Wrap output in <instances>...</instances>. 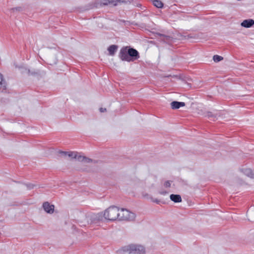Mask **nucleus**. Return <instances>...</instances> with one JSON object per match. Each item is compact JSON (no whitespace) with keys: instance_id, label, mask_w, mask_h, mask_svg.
<instances>
[{"instance_id":"7","label":"nucleus","mask_w":254,"mask_h":254,"mask_svg":"<svg viewBox=\"0 0 254 254\" xmlns=\"http://www.w3.org/2000/svg\"><path fill=\"white\" fill-rule=\"evenodd\" d=\"M43 207L44 210L48 213L52 214L54 211V205L53 204L51 205L48 201L43 203Z\"/></svg>"},{"instance_id":"4","label":"nucleus","mask_w":254,"mask_h":254,"mask_svg":"<svg viewBox=\"0 0 254 254\" xmlns=\"http://www.w3.org/2000/svg\"><path fill=\"white\" fill-rule=\"evenodd\" d=\"M119 220H132L135 218V214L126 208H122L119 212Z\"/></svg>"},{"instance_id":"18","label":"nucleus","mask_w":254,"mask_h":254,"mask_svg":"<svg viewBox=\"0 0 254 254\" xmlns=\"http://www.w3.org/2000/svg\"><path fill=\"white\" fill-rule=\"evenodd\" d=\"M23 8L22 7L18 6L16 7H13L10 9L11 12H15V11H22Z\"/></svg>"},{"instance_id":"8","label":"nucleus","mask_w":254,"mask_h":254,"mask_svg":"<svg viewBox=\"0 0 254 254\" xmlns=\"http://www.w3.org/2000/svg\"><path fill=\"white\" fill-rule=\"evenodd\" d=\"M186 104L183 102L173 101L171 103V107L172 109H178L180 107H184Z\"/></svg>"},{"instance_id":"21","label":"nucleus","mask_w":254,"mask_h":254,"mask_svg":"<svg viewBox=\"0 0 254 254\" xmlns=\"http://www.w3.org/2000/svg\"><path fill=\"white\" fill-rule=\"evenodd\" d=\"M67 155L69 157H71L72 158H76V154H75V153L74 152H67Z\"/></svg>"},{"instance_id":"10","label":"nucleus","mask_w":254,"mask_h":254,"mask_svg":"<svg viewBox=\"0 0 254 254\" xmlns=\"http://www.w3.org/2000/svg\"><path fill=\"white\" fill-rule=\"evenodd\" d=\"M6 82L3 79V75L0 73V92H4L6 89Z\"/></svg>"},{"instance_id":"11","label":"nucleus","mask_w":254,"mask_h":254,"mask_svg":"<svg viewBox=\"0 0 254 254\" xmlns=\"http://www.w3.org/2000/svg\"><path fill=\"white\" fill-rule=\"evenodd\" d=\"M118 48V46L116 45H112L110 46L107 49L108 51L109 52V54L110 56H114L117 52Z\"/></svg>"},{"instance_id":"14","label":"nucleus","mask_w":254,"mask_h":254,"mask_svg":"<svg viewBox=\"0 0 254 254\" xmlns=\"http://www.w3.org/2000/svg\"><path fill=\"white\" fill-rule=\"evenodd\" d=\"M218 116V114L213 113L211 112H207L206 117H207L208 119H210L212 121H215L217 120V117Z\"/></svg>"},{"instance_id":"6","label":"nucleus","mask_w":254,"mask_h":254,"mask_svg":"<svg viewBox=\"0 0 254 254\" xmlns=\"http://www.w3.org/2000/svg\"><path fill=\"white\" fill-rule=\"evenodd\" d=\"M101 5H112L116 6L119 3L126 2L125 0H99Z\"/></svg>"},{"instance_id":"1","label":"nucleus","mask_w":254,"mask_h":254,"mask_svg":"<svg viewBox=\"0 0 254 254\" xmlns=\"http://www.w3.org/2000/svg\"><path fill=\"white\" fill-rule=\"evenodd\" d=\"M139 54L135 49L128 46L122 47L119 54V58L123 61L133 62L139 58Z\"/></svg>"},{"instance_id":"13","label":"nucleus","mask_w":254,"mask_h":254,"mask_svg":"<svg viewBox=\"0 0 254 254\" xmlns=\"http://www.w3.org/2000/svg\"><path fill=\"white\" fill-rule=\"evenodd\" d=\"M170 198L175 203L181 202L182 201V197L179 194H172L170 196Z\"/></svg>"},{"instance_id":"23","label":"nucleus","mask_w":254,"mask_h":254,"mask_svg":"<svg viewBox=\"0 0 254 254\" xmlns=\"http://www.w3.org/2000/svg\"><path fill=\"white\" fill-rule=\"evenodd\" d=\"M164 186L166 188H170L171 187L170 182L169 181H166Z\"/></svg>"},{"instance_id":"20","label":"nucleus","mask_w":254,"mask_h":254,"mask_svg":"<svg viewBox=\"0 0 254 254\" xmlns=\"http://www.w3.org/2000/svg\"><path fill=\"white\" fill-rule=\"evenodd\" d=\"M25 185L27 187L28 190H32L36 186V185L31 183L25 184Z\"/></svg>"},{"instance_id":"27","label":"nucleus","mask_w":254,"mask_h":254,"mask_svg":"<svg viewBox=\"0 0 254 254\" xmlns=\"http://www.w3.org/2000/svg\"><path fill=\"white\" fill-rule=\"evenodd\" d=\"M159 193L161 194H166V193H167V192L166 191H160L159 192Z\"/></svg>"},{"instance_id":"12","label":"nucleus","mask_w":254,"mask_h":254,"mask_svg":"<svg viewBox=\"0 0 254 254\" xmlns=\"http://www.w3.org/2000/svg\"><path fill=\"white\" fill-rule=\"evenodd\" d=\"M241 171L246 176L251 178H254V173L250 168H243Z\"/></svg>"},{"instance_id":"25","label":"nucleus","mask_w":254,"mask_h":254,"mask_svg":"<svg viewBox=\"0 0 254 254\" xmlns=\"http://www.w3.org/2000/svg\"><path fill=\"white\" fill-rule=\"evenodd\" d=\"M99 110H100V112L103 113V112H106L107 109H106V108H100Z\"/></svg>"},{"instance_id":"26","label":"nucleus","mask_w":254,"mask_h":254,"mask_svg":"<svg viewBox=\"0 0 254 254\" xmlns=\"http://www.w3.org/2000/svg\"><path fill=\"white\" fill-rule=\"evenodd\" d=\"M152 201L154 202H156L157 203H159L160 202V201L158 200V199H152Z\"/></svg>"},{"instance_id":"24","label":"nucleus","mask_w":254,"mask_h":254,"mask_svg":"<svg viewBox=\"0 0 254 254\" xmlns=\"http://www.w3.org/2000/svg\"><path fill=\"white\" fill-rule=\"evenodd\" d=\"M59 154H60L61 155L63 156H67V151H60L59 152Z\"/></svg>"},{"instance_id":"29","label":"nucleus","mask_w":254,"mask_h":254,"mask_svg":"<svg viewBox=\"0 0 254 254\" xmlns=\"http://www.w3.org/2000/svg\"><path fill=\"white\" fill-rule=\"evenodd\" d=\"M189 38H191V36H190L189 35L188 36Z\"/></svg>"},{"instance_id":"19","label":"nucleus","mask_w":254,"mask_h":254,"mask_svg":"<svg viewBox=\"0 0 254 254\" xmlns=\"http://www.w3.org/2000/svg\"><path fill=\"white\" fill-rule=\"evenodd\" d=\"M160 36L161 37H163L162 40L164 41H169L170 39H171L172 38L170 36H167L163 34H160Z\"/></svg>"},{"instance_id":"16","label":"nucleus","mask_w":254,"mask_h":254,"mask_svg":"<svg viewBox=\"0 0 254 254\" xmlns=\"http://www.w3.org/2000/svg\"><path fill=\"white\" fill-rule=\"evenodd\" d=\"M153 4L157 8H162L163 7V3L159 0H153L152 1Z\"/></svg>"},{"instance_id":"9","label":"nucleus","mask_w":254,"mask_h":254,"mask_svg":"<svg viewBox=\"0 0 254 254\" xmlns=\"http://www.w3.org/2000/svg\"><path fill=\"white\" fill-rule=\"evenodd\" d=\"M254 25V20L248 19L244 20L241 24L242 27L245 28H250Z\"/></svg>"},{"instance_id":"17","label":"nucleus","mask_w":254,"mask_h":254,"mask_svg":"<svg viewBox=\"0 0 254 254\" xmlns=\"http://www.w3.org/2000/svg\"><path fill=\"white\" fill-rule=\"evenodd\" d=\"M223 59V57L219 55H214L213 60L215 62H219Z\"/></svg>"},{"instance_id":"5","label":"nucleus","mask_w":254,"mask_h":254,"mask_svg":"<svg viewBox=\"0 0 254 254\" xmlns=\"http://www.w3.org/2000/svg\"><path fill=\"white\" fill-rule=\"evenodd\" d=\"M103 217L102 213H93L88 216L87 221L90 223L96 224L102 221Z\"/></svg>"},{"instance_id":"28","label":"nucleus","mask_w":254,"mask_h":254,"mask_svg":"<svg viewBox=\"0 0 254 254\" xmlns=\"http://www.w3.org/2000/svg\"><path fill=\"white\" fill-rule=\"evenodd\" d=\"M137 6H138V7H139V6H141V4H139L137 5Z\"/></svg>"},{"instance_id":"3","label":"nucleus","mask_w":254,"mask_h":254,"mask_svg":"<svg viewBox=\"0 0 254 254\" xmlns=\"http://www.w3.org/2000/svg\"><path fill=\"white\" fill-rule=\"evenodd\" d=\"M119 208L115 206H111L105 210L104 213V217L105 219L110 221H114L119 219Z\"/></svg>"},{"instance_id":"22","label":"nucleus","mask_w":254,"mask_h":254,"mask_svg":"<svg viewBox=\"0 0 254 254\" xmlns=\"http://www.w3.org/2000/svg\"><path fill=\"white\" fill-rule=\"evenodd\" d=\"M25 70L27 72V74L29 75H35V74H37L38 73V72H31V71H30V70L29 69L25 68Z\"/></svg>"},{"instance_id":"2","label":"nucleus","mask_w":254,"mask_h":254,"mask_svg":"<svg viewBox=\"0 0 254 254\" xmlns=\"http://www.w3.org/2000/svg\"><path fill=\"white\" fill-rule=\"evenodd\" d=\"M120 252L127 253L128 254H145V250L144 247L139 245L130 244L123 247L120 250Z\"/></svg>"},{"instance_id":"15","label":"nucleus","mask_w":254,"mask_h":254,"mask_svg":"<svg viewBox=\"0 0 254 254\" xmlns=\"http://www.w3.org/2000/svg\"><path fill=\"white\" fill-rule=\"evenodd\" d=\"M77 160L79 161L84 162L86 163H90L92 162V160L91 159L82 156H78Z\"/></svg>"}]
</instances>
